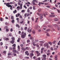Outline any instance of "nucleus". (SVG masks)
Wrapping results in <instances>:
<instances>
[{
	"label": "nucleus",
	"instance_id": "nucleus-1",
	"mask_svg": "<svg viewBox=\"0 0 60 60\" xmlns=\"http://www.w3.org/2000/svg\"><path fill=\"white\" fill-rule=\"evenodd\" d=\"M13 4V3L12 2H11L10 3L8 2L6 4V6H7L8 7H10V9L11 10H13V8H12V6L10 4Z\"/></svg>",
	"mask_w": 60,
	"mask_h": 60
},
{
	"label": "nucleus",
	"instance_id": "nucleus-2",
	"mask_svg": "<svg viewBox=\"0 0 60 60\" xmlns=\"http://www.w3.org/2000/svg\"><path fill=\"white\" fill-rule=\"evenodd\" d=\"M39 42V45H40L41 46H42L43 45V43H44V42L43 41H41Z\"/></svg>",
	"mask_w": 60,
	"mask_h": 60
},
{
	"label": "nucleus",
	"instance_id": "nucleus-3",
	"mask_svg": "<svg viewBox=\"0 0 60 60\" xmlns=\"http://www.w3.org/2000/svg\"><path fill=\"white\" fill-rule=\"evenodd\" d=\"M26 33H24V34H22V35H21V38H25V36H26Z\"/></svg>",
	"mask_w": 60,
	"mask_h": 60
},
{
	"label": "nucleus",
	"instance_id": "nucleus-4",
	"mask_svg": "<svg viewBox=\"0 0 60 60\" xmlns=\"http://www.w3.org/2000/svg\"><path fill=\"white\" fill-rule=\"evenodd\" d=\"M36 54H37V56H39L40 55H41V53H39V52L38 51H36Z\"/></svg>",
	"mask_w": 60,
	"mask_h": 60
},
{
	"label": "nucleus",
	"instance_id": "nucleus-5",
	"mask_svg": "<svg viewBox=\"0 0 60 60\" xmlns=\"http://www.w3.org/2000/svg\"><path fill=\"white\" fill-rule=\"evenodd\" d=\"M21 49L22 50L23 52L24 51H26V50L25 48H24L23 47L21 48Z\"/></svg>",
	"mask_w": 60,
	"mask_h": 60
},
{
	"label": "nucleus",
	"instance_id": "nucleus-6",
	"mask_svg": "<svg viewBox=\"0 0 60 60\" xmlns=\"http://www.w3.org/2000/svg\"><path fill=\"white\" fill-rule=\"evenodd\" d=\"M14 42H15V41L14 40H12L11 41V43H12V44H13L14 43Z\"/></svg>",
	"mask_w": 60,
	"mask_h": 60
},
{
	"label": "nucleus",
	"instance_id": "nucleus-7",
	"mask_svg": "<svg viewBox=\"0 0 60 60\" xmlns=\"http://www.w3.org/2000/svg\"><path fill=\"white\" fill-rule=\"evenodd\" d=\"M17 11H19L20 9V7L19 6H18L17 7Z\"/></svg>",
	"mask_w": 60,
	"mask_h": 60
},
{
	"label": "nucleus",
	"instance_id": "nucleus-8",
	"mask_svg": "<svg viewBox=\"0 0 60 60\" xmlns=\"http://www.w3.org/2000/svg\"><path fill=\"white\" fill-rule=\"evenodd\" d=\"M30 56H34V54L33 53H30Z\"/></svg>",
	"mask_w": 60,
	"mask_h": 60
},
{
	"label": "nucleus",
	"instance_id": "nucleus-9",
	"mask_svg": "<svg viewBox=\"0 0 60 60\" xmlns=\"http://www.w3.org/2000/svg\"><path fill=\"white\" fill-rule=\"evenodd\" d=\"M54 21H59V20L58 19H57V18H55L54 19Z\"/></svg>",
	"mask_w": 60,
	"mask_h": 60
},
{
	"label": "nucleus",
	"instance_id": "nucleus-10",
	"mask_svg": "<svg viewBox=\"0 0 60 60\" xmlns=\"http://www.w3.org/2000/svg\"><path fill=\"white\" fill-rule=\"evenodd\" d=\"M16 27H17L18 28H19L20 27H19V24H16Z\"/></svg>",
	"mask_w": 60,
	"mask_h": 60
},
{
	"label": "nucleus",
	"instance_id": "nucleus-11",
	"mask_svg": "<svg viewBox=\"0 0 60 60\" xmlns=\"http://www.w3.org/2000/svg\"><path fill=\"white\" fill-rule=\"evenodd\" d=\"M20 9H22V4H21L20 5Z\"/></svg>",
	"mask_w": 60,
	"mask_h": 60
},
{
	"label": "nucleus",
	"instance_id": "nucleus-12",
	"mask_svg": "<svg viewBox=\"0 0 60 60\" xmlns=\"http://www.w3.org/2000/svg\"><path fill=\"white\" fill-rule=\"evenodd\" d=\"M25 49H26V50H28L29 49V48L28 47H26L25 48Z\"/></svg>",
	"mask_w": 60,
	"mask_h": 60
},
{
	"label": "nucleus",
	"instance_id": "nucleus-13",
	"mask_svg": "<svg viewBox=\"0 0 60 60\" xmlns=\"http://www.w3.org/2000/svg\"><path fill=\"white\" fill-rule=\"evenodd\" d=\"M17 10H15L14 11H13V13H17Z\"/></svg>",
	"mask_w": 60,
	"mask_h": 60
},
{
	"label": "nucleus",
	"instance_id": "nucleus-14",
	"mask_svg": "<svg viewBox=\"0 0 60 60\" xmlns=\"http://www.w3.org/2000/svg\"><path fill=\"white\" fill-rule=\"evenodd\" d=\"M31 31H32V30H31V29L30 30L29 29L28 30V32H31Z\"/></svg>",
	"mask_w": 60,
	"mask_h": 60
},
{
	"label": "nucleus",
	"instance_id": "nucleus-15",
	"mask_svg": "<svg viewBox=\"0 0 60 60\" xmlns=\"http://www.w3.org/2000/svg\"><path fill=\"white\" fill-rule=\"evenodd\" d=\"M12 23V24H14V22H15V21L14 20H13L11 21Z\"/></svg>",
	"mask_w": 60,
	"mask_h": 60
},
{
	"label": "nucleus",
	"instance_id": "nucleus-16",
	"mask_svg": "<svg viewBox=\"0 0 60 60\" xmlns=\"http://www.w3.org/2000/svg\"><path fill=\"white\" fill-rule=\"evenodd\" d=\"M32 4H33V5H36V4L35 3V2L33 1H32Z\"/></svg>",
	"mask_w": 60,
	"mask_h": 60
},
{
	"label": "nucleus",
	"instance_id": "nucleus-17",
	"mask_svg": "<svg viewBox=\"0 0 60 60\" xmlns=\"http://www.w3.org/2000/svg\"><path fill=\"white\" fill-rule=\"evenodd\" d=\"M12 51L14 53H16V50H13Z\"/></svg>",
	"mask_w": 60,
	"mask_h": 60
},
{
	"label": "nucleus",
	"instance_id": "nucleus-18",
	"mask_svg": "<svg viewBox=\"0 0 60 60\" xmlns=\"http://www.w3.org/2000/svg\"><path fill=\"white\" fill-rule=\"evenodd\" d=\"M42 56H43V57H46V55L44 54L42 55Z\"/></svg>",
	"mask_w": 60,
	"mask_h": 60
},
{
	"label": "nucleus",
	"instance_id": "nucleus-19",
	"mask_svg": "<svg viewBox=\"0 0 60 60\" xmlns=\"http://www.w3.org/2000/svg\"><path fill=\"white\" fill-rule=\"evenodd\" d=\"M43 15H41L40 17V19H42L43 18L42 17Z\"/></svg>",
	"mask_w": 60,
	"mask_h": 60
},
{
	"label": "nucleus",
	"instance_id": "nucleus-20",
	"mask_svg": "<svg viewBox=\"0 0 60 60\" xmlns=\"http://www.w3.org/2000/svg\"><path fill=\"white\" fill-rule=\"evenodd\" d=\"M38 19V18H36V20L35 21V22L36 23V22H37V21Z\"/></svg>",
	"mask_w": 60,
	"mask_h": 60
},
{
	"label": "nucleus",
	"instance_id": "nucleus-21",
	"mask_svg": "<svg viewBox=\"0 0 60 60\" xmlns=\"http://www.w3.org/2000/svg\"><path fill=\"white\" fill-rule=\"evenodd\" d=\"M50 49L51 50H52V51H53V50H54V49H53V48L52 47H51L50 48Z\"/></svg>",
	"mask_w": 60,
	"mask_h": 60
},
{
	"label": "nucleus",
	"instance_id": "nucleus-22",
	"mask_svg": "<svg viewBox=\"0 0 60 60\" xmlns=\"http://www.w3.org/2000/svg\"><path fill=\"white\" fill-rule=\"evenodd\" d=\"M11 19H14V16H12L11 17Z\"/></svg>",
	"mask_w": 60,
	"mask_h": 60
},
{
	"label": "nucleus",
	"instance_id": "nucleus-23",
	"mask_svg": "<svg viewBox=\"0 0 60 60\" xmlns=\"http://www.w3.org/2000/svg\"><path fill=\"white\" fill-rule=\"evenodd\" d=\"M12 40L14 41V40H15V38H14V37H12Z\"/></svg>",
	"mask_w": 60,
	"mask_h": 60
},
{
	"label": "nucleus",
	"instance_id": "nucleus-24",
	"mask_svg": "<svg viewBox=\"0 0 60 60\" xmlns=\"http://www.w3.org/2000/svg\"><path fill=\"white\" fill-rule=\"evenodd\" d=\"M53 26H55V27H56V26H57V24H53Z\"/></svg>",
	"mask_w": 60,
	"mask_h": 60
},
{
	"label": "nucleus",
	"instance_id": "nucleus-25",
	"mask_svg": "<svg viewBox=\"0 0 60 60\" xmlns=\"http://www.w3.org/2000/svg\"><path fill=\"white\" fill-rule=\"evenodd\" d=\"M49 17H54L55 15H50L49 16Z\"/></svg>",
	"mask_w": 60,
	"mask_h": 60
},
{
	"label": "nucleus",
	"instance_id": "nucleus-26",
	"mask_svg": "<svg viewBox=\"0 0 60 60\" xmlns=\"http://www.w3.org/2000/svg\"><path fill=\"white\" fill-rule=\"evenodd\" d=\"M56 10H57L58 13H60V10H58L57 9H56Z\"/></svg>",
	"mask_w": 60,
	"mask_h": 60
},
{
	"label": "nucleus",
	"instance_id": "nucleus-27",
	"mask_svg": "<svg viewBox=\"0 0 60 60\" xmlns=\"http://www.w3.org/2000/svg\"><path fill=\"white\" fill-rule=\"evenodd\" d=\"M25 53L26 54H26H28V51H26L25 52Z\"/></svg>",
	"mask_w": 60,
	"mask_h": 60
},
{
	"label": "nucleus",
	"instance_id": "nucleus-28",
	"mask_svg": "<svg viewBox=\"0 0 60 60\" xmlns=\"http://www.w3.org/2000/svg\"><path fill=\"white\" fill-rule=\"evenodd\" d=\"M12 46H13V47H16V44H14Z\"/></svg>",
	"mask_w": 60,
	"mask_h": 60
},
{
	"label": "nucleus",
	"instance_id": "nucleus-29",
	"mask_svg": "<svg viewBox=\"0 0 60 60\" xmlns=\"http://www.w3.org/2000/svg\"><path fill=\"white\" fill-rule=\"evenodd\" d=\"M46 35L48 36H50V35H49V33H47Z\"/></svg>",
	"mask_w": 60,
	"mask_h": 60
},
{
	"label": "nucleus",
	"instance_id": "nucleus-30",
	"mask_svg": "<svg viewBox=\"0 0 60 60\" xmlns=\"http://www.w3.org/2000/svg\"><path fill=\"white\" fill-rule=\"evenodd\" d=\"M5 40H6V41H8L9 40V38H7L5 39Z\"/></svg>",
	"mask_w": 60,
	"mask_h": 60
},
{
	"label": "nucleus",
	"instance_id": "nucleus-31",
	"mask_svg": "<svg viewBox=\"0 0 60 60\" xmlns=\"http://www.w3.org/2000/svg\"><path fill=\"white\" fill-rule=\"evenodd\" d=\"M33 1L34 2H35L36 3H37V2H38V1H37L36 0H33Z\"/></svg>",
	"mask_w": 60,
	"mask_h": 60
},
{
	"label": "nucleus",
	"instance_id": "nucleus-32",
	"mask_svg": "<svg viewBox=\"0 0 60 60\" xmlns=\"http://www.w3.org/2000/svg\"><path fill=\"white\" fill-rule=\"evenodd\" d=\"M10 31L11 32H12L13 31V29L12 28H11L10 29Z\"/></svg>",
	"mask_w": 60,
	"mask_h": 60
},
{
	"label": "nucleus",
	"instance_id": "nucleus-33",
	"mask_svg": "<svg viewBox=\"0 0 60 60\" xmlns=\"http://www.w3.org/2000/svg\"><path fill=\"white\" fill-rule=\"evenodd\" d=\"M48 43H49V44H50V45H52V43H51V42H48Z\"/></svg>",
	"mask_w": 60,
	"mask_h": 60
},
{
	"label": "nucleus",
	"instance_id": "nucleus-34",
	"mask_svg": "<svg viewBox=\"0 0 60 60\" xmlns=\"http://www.w3.org/2000/svg\"><path fill=\"white\" fill-rule=\"evenodd\" d=\"M32 33H33V34H35V31L33 30L32 31Z\"/></svg>",
	"mask_w": 60,
	"mask_h": 60
},
{
	"label": "nucleus",
	"instance_id": "nucleus-35",
	"mask_svg": "<svg viewBox=\"0 0 60 60\" xmlns=\"http://www.w3.org/2000/svg\"><path fill=\"white\" fill-rule=\"evenodd\" d=\"M47 2V0H45L44 1H42V2Z\"/></svg>",
	"mask_w": 60,
	"mask_h": 60
},
{
	"label": "nucleus",
	"instance_id": "nucleus-36",
	"mask_svg": "<svg viewBox=\"0 0 60 60\" xmlns=\"http://www.w3.org/2000/svg\"><path fill=\"white\" fill-rule=\"evenodd\" d=\"M56 41H53V44H55L56 43Z\"/></svg>",
	"mask_w": 60,
	"mask_h": 60
},
{
	"label": "nucleus",
	"instance_id": "nucleus-37",
	"mask_svg": "<svg viewBox=\"0 0 60 60\" xmlns=\"http://www.w3.org/2000/svg\"><path fill=\"white\" fill-rule=\"evenodd\" d=\"M33 9L34 10H35V6H34L33 7Z\"/></svg>",
	"mask_w": 60,
	"mask_h": 60
},
{
	"label": "nucleus",
	"instance_id": "nucleus-38",
	"mask_svg": "<svg viewBox=\"0 0 60 60\" xmlns=\"http://www.w3.org/2000/svg\"><path fill=\"white\" fill-rule=\"evenodd\" d=\"M27 12L28 13H29L30 12V10L29 9H28L27 10Z\"/></svg>",
	"mask_w": 60,
	"mask_h": 60
},
{
	"label": "nucleus",
	"instance_id": "nucleus-39",
	"mask_svg": "<svg viewBox=\"0 0 60 60\" xmlns=\"http://www.w3.org/2000/svg\"><path fill=\"white\" fill-rule=\"evenodd\" d=\"M24 8H25L26 9H27V7H26V5H24Z\"/></svg>",
	"mask_w": 60,
	"mask_h": 60
},
{
	"label": "nucleus",
	"instance_id": "nucleus-40",
	"mask_svg": "<svg viewBox=\"0 0 60 60\" xmlns=\"http://www.w3.org/2000/svg\"><path fill=\"white\" fill-rule=\"evenodd\" d=\"M46 7L47 8H50V6L47 5L46 6Z\"/></svg>",
	"mask_w": 60,
	"mask_h": 60
},
{
	"label": "nucleus",
	"instance_id": "nucleus-41",
	"mask_svg": "<svg viewBox=\"0 0 60 60\" xmlns=\"http://www.w3.org/2000/svg\"><path fill=\"white\" fill-rule=\"evenodd\" d=\"M41 11V9H39L38 10V12H40Z\"/></svg>",
	"mask_w": 60,
	"mask_h": 60
},
{
	"label": "nucleus",
	"instance_id": "nucleus-42",
	"mask_svg": "<svg viewBox=\"0 0 60 60\" xmlns=\"http://www.w3.org/2000/svg\"><path fill=\"white\" fill-rule=\"evenodd\" d=\"M29 41H30V40H27V42L28 43V42H29Z\"/></svg>",
	"mask_w": 60,
	"mask_h": 60
},
{
	"label": "nucleus",
	"instance_id": "nucleus-43",
	"mask_svg": "<svg viewBox=\"0 0 60 60\" xmlns=\"http://www.w3.org/2000/svg\"><path fill=\"white\" fill-rule=\"evenodd\" d=\"M25 58L26 59H28L29 57H25Z\"/></svg>",
	"mask_w": 60,
	"mask_h": 60
},
{
	"label": "nucleus",
	"instance_id": "nucleus-44",
	"mask_svg": "<svg viewBox=\"0 0 60 60\" xmlns=\"http://www.w3.org/2000/svg\"><path fill=\"white\" fill-rule=\"evenodd\" d=\"M33 45L34 46H36V44L34 43H33Z\"/></svg>",
	"mask_w": 60,
	"mask_h": 60
},
{
	"label": "nucleus",
	"instance_id": "nucleus-45",
	"mask_svg": "<svg viewBox=\"0 0 60 60\" xmlns=\"http://www.w3.org/2000/svg\"><path fill=\"white\" fill-rule=\"evenodd\" d=\"M43 59L44 60H46V57H43Z\"/></svg>",
	"mask_w": 60,
	"mask_h": 60
},
{
	"label": "nucleus",
	"instance_id": "nucleus-46",
	"mask_svg": "<svg viewBox=\"0 0 60 60\" xmlns=\"http://www.w3.org/2000/svg\"><path fill=\"white\" fill-rule=\"evenodd\" d=\"M20 46L21 47H23V44H21L20 45Z\"/></svg>",
	"mask_w": 60,
	"mask_h": 60
},
{
	"label": "nucleus",
	"instance_id": "nucleus-47",
	"mask_svg": "<svg viewBox=\"0 0 60 60\" xmlns=\"http://www.w3.org/2000/svg\"><path fill=\"white\" fill-rule=\"evenodd\" d=\"M27 27H26L24 28V30H27Z\"/></svg>",
	"mask_w": 60,
	"mask_h": 60
},
{
	"label": "nucleus",
	"instance_id": "nucleus-48",
	"mask_svg": "<svg viewBox=\"0 0 60 60\" xmlns=\"http://www.w3.org/2000/svg\"><path fill=\"white\" fill-rule=\"evenodd\" d=\"M36 46L37 47H39V45L38 44H37V45L36 44Z\"/></svg>",
	"mask_w": 60,
	"mask_h": 60
},
{
	"label": "nucleus",
	"instance_id": "nucleus-49",
	"mask_svg": "<svg viewBox=\"0 0 60 60\" xmlns=\"http://www.w3.org/2000/svg\"><path fill=\"white\" fill-rule=\"evenodd\" d=\"M57 4L58 5H60V3L59 2H58L57 3Z\"/></svg>",
	"mask_w": 60,
	"mask_h": 60
},
{
	"label": "nucleus",
	"instance_id": "nucleus-50",
	"mask_svg": "<svg viewBox=\"0 0 60 60\" xmlns=\"http://www.w3.org/2000/svg\"><path fill=\"white\" fill-rule=\"evenodd\" d=\"M29 8L31 10H32V7H30Z\"/></svg>",
	"mask_w": 60,
	"mask_h": 60
},
{
	"label": "nucleus",
	"instance_id": "nucleus-51",
	"mask_svg": "<svg viewBox=\"0 0 60 60\" xmlns=\"http://www.w3.org/2000/svg\"><path fill=\"white\" fill-rule=\"evenodd\" d=\"M50 29H47L46 31H50Z\"/></svg>",
	"mask_w": 60,
	"mask_h": 60
},
{
	"label": "nucleus",
	"instance_id": "nucleus-52",
	"mask_svg": "<svg viewBox=\"0 0 60 60\" xmlns=\"http://www.w3.org/2000/svg\"><path fill=\"white\" fill-rule=\"evenodd\" d=\"M8 56H11V53H9L8 54Z\"/></svg>",
	"mask_w": 60,
	"mask_h": 60
},
{
	"label": "nucleus",
	"instance_id": "nucleus-53",
	"mask_svg": "<svg viewBox=\"0 0 60 60\" xmlns=\"http://www.w3.org/2000/svg\"><path fill=\"white\" fill-rule=\"evenodd\" d=\"M18 49H20V47L19 45L18 46Z\"/></svg>",
	"mask_w": 60,
	"mask_h": 60
},
{
	"label": "nucleus",
	"instance_id": "nucleus-54",
	"mask_svg": "<svg viewBox=\"0 0 60 60\" xmlns=\"http://www.w3.org/2000/svg\"><path fill=\"white\" fill-rule=\"evenodd\" d=\"M43 50H41V54H42Z\"/></svg>",
	"mask_w": 60,
	"mask_h": 60
},
{
	"label": "nucleus",
	"instance_id": "nucleus-55",
	"mask_svg": "<svg viewBox=\"0 0 60 60\" xmlns=\"http://www.w3.org/2000/svg\"><path fill=\"white\" fill-rule=\"evenodd\" d=\"M41 2H39V4H38L39 6H41Z\"/></svg>",
	"mask_w": 60,
	"mask_h": 60
},
{
	"label": "nucleus",
	"instance_id": "nucleus-56",
	"mask_svg": "<svg viewBox=\"0 0 60 60\" xmlns=\"http://www.w3.org/2000/svg\"><path fill=\"white\" fill-rule=\"evenodd\" d=\"M33 58L34 59H35V58H36V56H34L33 57Z\"/></svg>",
	"mask_w": 60,
	"mask_h": 60
},
{
	"label": "nucleus",
	"instance_id": "nucleus-57",
	"mask_svg": "<svg viewBox=\"0 0 60 60\" xmlns=\"http://www.w3.org/2000/svg\"><path fill=\"white\" fill-rule=\"evenodd\" d=\"M21 30H22V31H23V27H22L21 28Z\"/></svg>",
	"mask_w": 60,
	"mask_h": 60
},
{
	"label": "nucleus",
	"instance_id": "nucleus-58",
	"mask_svg": "<svg viewBox=\"0 0 60 60\" xmlns=\"http://www.w3.org/2000/svg\"><path fill=\"white\" fill-rule=\"evenodd\" d=\"M50 52V50H48L47 51V52L48 53H49V52Z\"/></svg>",
	"mask_w": 60,
	"mask_h": 60
},
{
	"label": "nucleus",
	"instance_id": "nucleus-59",
	"mask_svg": "<svg viewBox=\"0 0 60 60\" xmlns=\"http://www.w3.org/2000/svg\"><path fill=\"white\" fill-rule=\"evenodd\" d=\"M19 18H20V19H22V16L21 15L20 16Z\"/></svg>",
	"mask_w": 60,
	"mask_h": 60
},
{
	"label": "nucleus",
	"instance_id": "nucleus-60",
	"mask_svg": "<svg viewBox=\"0 0 60 60\" xmlns=\"http://www.w3.org/2000/svg\"><path fill=\"white\" fill-rule=\"evenodd\" d=\"M3 42H1L0 43V45L1 46H2V45H3Z\"/></svg>",
	"mask_w": 60,
	"mask_h": 60
},
{
	"label": "nucleus",
	"instance_id": "nucleus-61",
	"mask_svg": "<svg viewBox=\"0 0 60 60\" xmlns=\"http://www.w3.org/2000/svg\"><path fill=\"white\" fill-rule=\"evenodd\" d=\"M13 56H16V53H14L13 54Z\"/></svg>",
	"mask_w": 60,
	"mask_h": 60
},
{
	"label": "nucleus",
	"instance_id": "nucleus-62",
	"mask_svg": "<svg viewBox=\"0 0 60 60\" xmlns=\"http://www.w3.org/2000/svg\"><path fill=\"white\" fill-rule=\"evenodd\" d=\"M24 11H25V10H22V11L21 12H22L23 13V12H24Z\"/></svg>",
	"mask_w": 60,
	"mask_h": 60
},
{
	"label": "nucleus",
	"instance_id": "nucleus-63",
	"mask_svg": "<svg viewBox=\"0 0 60 60\" xmlns=\"http://www.w3.org/2000/svg\"><path fill=\"white\" fill-rule=\"evenodd\" d=\"M38 60H41V58L39 57L38 58Z\"/></svg>",
	"mask_w": 60,
	"mask_h": 60
},
{
	"label": "nucleus",
	"instance_id": "nucleus-64",
	"mask_svg": "<svg viewBox=\"0 0 60 60\" xmlns=\"http://www.w3.org/2000/svg\"><path fill=\"white\" fill-rule=\"evenodd\" d=\"M23 23V21L22 20V22H20V24H22Z\"/></svg>",
	"mask_w": 60,
	"mask_h": 60
}]
</instances>
